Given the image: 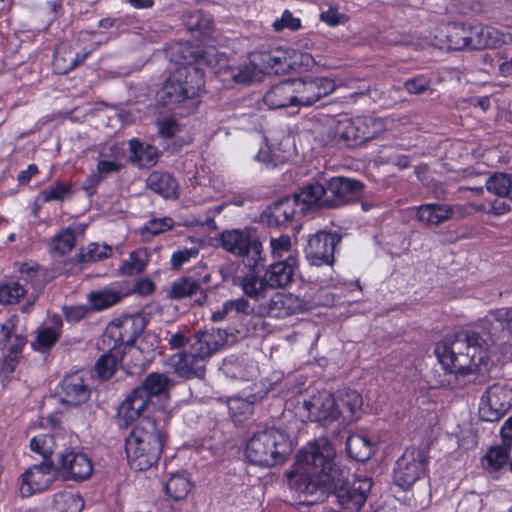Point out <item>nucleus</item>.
<instances>
[{
	"label": "nucleus",
	"instance_id": "39",
	"mask_svg": "<svg viewBox=\"0 0 512 512\" xmlns=\"http://www.w3.org/2000/svg\"><path fill=\"white\" fill-rule=\"evenodd\" d=\"M123 297L120 291L104 288L90 291L87 301L91 311H103L118 304Z\"/></svg>",
	"mask_w": 512,
	"mask_h": 512
},
{
	"label": "nucleus",
	"instance_id": "57",
	"mask_svg": "<svg viewBox=\"0 0 512 512\" xmlns=\"http://www.w3.org/2000/svg\"><path fill=\"white\" fill-rule=\"evenodd\" d=\"M3 356L0 359V378L2 381L9 382L14 375V372L20 363V358L2 353Z\"/></svg>",
	"mask_w": 512,
	"mask_h": 512
},
{
	"label": "nucleus",
	"instance_id": "5",
	"mask_svg": "<svg viewBox=\"0 0 512 512\" xmlns=\"http://www.w3.org/2000/svg\"><path fill=\"white\" fill-rule=\"evenodd\" d=\"M434 39L440 49L461 51L496 48L504 42V35L496 28L481 23L449 22L436 29Z\"/></svg>",
	"mask_w": 512,
	"mask_h": 512
},
{
	"label": "nucleus",
	"instance_id": "24",
	"mask_svg": "<svg viewBox=\"0 0 512 512\" xmlns=\"http://www.w3.org/2000/svg\"><path fill=\"white\" fill-rule=\"evenodd\" d=\"M327 190L334 197L332 200H327L329 206L338 207L360 198L364 184L360 180L337 176L328 180Z\"/></svg>",
	"mask_w": 512,
	"mask_h": 512
},
{
	"label": "nucleus",
	"instance_id": "29",
	"mask_svg": "<svg viewBox=\"0 0 512 512\" xmlns=\"http://www.w3.org/2000/svg\"><path fill=\"white\" fill-rule=\"evenodd\" d=\"M16 329V321L9 318L0 325V350L18 358H22L23 349L27 344L25 335L14 333Z\"/></svg>",
	"mask_w": 512,
	"mask_h": 512
},
{
	"label": "nucleus",
	"instance_id": "62",
	"mask_svg": "<svg viewBox=\"0 0 512 512\" xmlns=\"http://www.w3.org/2000/svg\"><path fill=\"white\" fill-rule=\"evenodd\" d=\"M255 159L259 162L266 164L267 166L270 165L272 167H276L279 163L283 162L275 157V154L268 145L259 149L255 156Z\"/></svg>",
	"mask_w": 512,
	"mask_h": 512
},
{
	"label": "nucleus",
	"instance_id": "19",
	"mask_svg": "<svg viewBox=\"0 0 512 512\" xmlns=\"http://www.w3.org/2000/svg\"><path fill=\"white\" fill-rule=\"evenodd\" d=\"M297 106H311L336 89L335 81L328 77L305 76L292 79Z\"/></svg>",
	"mask_w": 512,
	"mask_h": 512
},
{
	"label": "nucleus",
	"instance_id": "51",
	"mask_svg": "<svg viewBox=\"0 0 512 512\" xmlns=\"http://www.w3.org/2000/svg\"><path fill=\"white\" fill-rule=\"evenodd\" d=\"M26 294V289L17 281L4 282L0 284V304L18 303Z\"/></svg>",
	"mask_w": 512,
	"mask_h": 512
},
{
	"label": "nucleus",
	"instance_id": "55",
	"mask_svg": "<svg viewBox=\"0 0 512 512\" xmlns=\"http://www.w3.org/2000/svg\"><path fill=\"white\" fill-rule=\"evenodd\" d=\"M273 29L276 32H281L284 29H289L291 31H297L301 29L302 22L298 17H294L292 12L288 9H285L280 18H277L273 22Z\"/></svg>",
	"mask_w": 512,
	"mask_h": 512
},
{
	"label": "nucleus",
	"instance_id": "42",
	"mask_svg": "<svg viewBox=\"0 0 512 512\" xmlns=\"http://www.w3.org/2000/svg\"><path fill=\"white\" fill-rule=\"evenodd\" d=\"M346 452L348 456L358 462H365L373 455V444L365 436L351 434L346 440Z\"/></svg>",
	"mask_w": 512,
	"mask_h": 512
},
{
	"label": "nucleus",
	"instance_id": "63",
	"mask_svg": "<svg viewBox=\"0 0 512 512\" xmlns=\"http://www.w3.org/2000/svg\"><path fill=\"white\" fill-rule=\"evenodd\" d=\"M97 173L102 175L105 178V175L110 173H115L120 171L122 168V165L116 161L112 160H100L97 162L96 165Z\"/></svg>",
	"mask_w": 512,
	"mask_h": 512
},
{
	"label": "nucleus",
	"instance_id": "46",
	"mask_svg": "<svg viewBox=\"0 0 512 512\" xmlns=\"http://www.w3.org/2000/svg\"><path fill=\"white\" fill-rule=\"evenodd\" d=\"M147 265L148 254L146 249H138L130 253L129 260L122 261L119 271L122 275L132 276L143 273Z\"/></svg>",
	"mask_w": 512,
	"mask_h": 512
},
{
	"label": "nucleus",
	"instance_id": "45",
	"mask_svg": "<svg viewBox=\"0 0 512 512\" xmlns=\"http://www.w3.org/2000/svg\"><path fill=\"white\" fill-rule=\"evenodd\" d=\"M112 255L110 246L104 244L100 246L96 242H91L86 248H81L75 255L74 261L77 264L94 263L109 258Z\"/></svg>",
	"mask_w": 512,
	"mask_h": 512
},
{
	"label": "nucleus",
	"instance_id": "12",
	"mask_svg": "<svg viewBox=\"0 0 512 512\" xmlns=\"http://www.w3.org/2000/svg\"><path fill=\"white\" fill-rule=\"evenodd\" d=\"M220 242L227 252L241 257L244 265L266 261L262 242L251 229L224 230L220 234Z\"/></svg>",
	"mask_w": 512,
	"mask_h": 512
},
{
	"label": "nucleus",
	"instance_id": "54",
	"mask_svg": "<svg viewBox=\"0 0 512 512\" xmlns=\"http://www.w3.org/2000/svg\"><path fill=\"white\" fill-rule=\"evenodd\" d=\"M174 221L170 217L152 218L141 228V234L159 235L173 228Z\"/></svg>",
	"mask_w": 512,
	"mask_h": 512
},
{
	"label": "nucleus",
	"instance_id": "30",
	"mask_svg": "<svg viewBox=\"0 0 512 512\" xmlns=\"http://www.w3.org/2000/svg\"><path fill=\"white\" fill-rule=\"evenodd\" d=\"M336 401L337 411H339V424L348 425L352 423L356 419L355 413L362 406L361 394L354 389H344L339 393Z\"/></svg>",
	"mask_w": 512,
	"mask_h": 512
},
{
	"label": "nucleus",
	"instance_id": "13",
	"mask_svg": "<svg viewBox=\"0 0 512 512\" xmlns=\"http://www.w3.org/2000/svg\"><path fill=\"white\" fill-rule=\"evenodd\" d=\"M94 388L93 375L80 369L64 375L57 385V394L62 404L79 407L90 400Z\"/></svg>",
	"mask_w": 512,
	"mask_h": 512
},
{
	"label": "nucleus",
	"instance_id": "15",
	"mask_svg": "<svg viewBox=\"0 0 512 512\" xmlns=\"http://www.w3.org/2000/svg\"><path fill=\"white\" fill-rule=\"evenodd\" d=\"M304 211V207L299 208L297 198L292 196H286L272 202L263 212L260 214L261 223L268 227H288L293 226L296 232L299 231L301 225L296 224L297 220L300 219Z\"/></svg>",
	"mask_w": 512,
	"mask_h": 512
},
{
	"label": "nucleus",
	"instance_id": "59",
	"mask_svg": "<svg viewBox=\"0 0 512 512\" xmlns=\"http://www.w3.org/2000/svg\"><path fill=\"white\" fill-rule=\"evenodd\" d=\"M320 19L328 26L336 27L340 24H344L348 20V17L340 13L337 8L329 7L327 11L321 13Z\"/></svg>",
	"mask_w": 512,
	"mask_h": 512
},
{
	"label": "nucleus",
	"instance_id": "40",
	"mask_svg": "<svg viewBox=\"0 0 512 512\" xmlns=\"http://www.w3.org/2000/svg\"><path fill=\"white\" fill-rule=\"evenodd\" d=\"M270 255L274 261L282 260L298 261V251L293 248L291 236L288 234H280L279 236H271L269 240Z\"/></svg>",
	"mask_w": 512,
	"mask_h": 512
},
{
	"label": "nucleus",
	"instance_id": "4",
	"mask_svg": "<svg viewBox=\"0 0 512 512\" xmlns=\"http://www.w3.org/2000/svg\"><path fill=\"white\" fill-rule=\"evenodd\" d=\"M167 434L160 430L152 417H143L125 439V452L129 467L134 471H147L156 466Z\"/></svg>",
	"mask_w": 512,
	"mask_h": 512
},
{
	"label": "nucleus",
	"instance_id": "49",
	"mask_svg": "<svg viewBox=\"0 0 512 512\" xmlns=\"http://www.w3.org/2000/svg\"><path fill=\"white\" fill-rule=\"evenodd\" d=\"M511 449L510 446H506L503 442L501 445L490 447L484 456L488 467L493 471L502 469L508 463Z\"/></svg>",
	"mask_w": 512,
	"mask_h": 512
},
{
	"label": "nucleus",
	"instance_id": "11",
	"mask_svg": "<svg viewBox=\"0 0 512 512\" xmlns=\"http://www.w3.org/2000/svg\"><path fill=\"white\" fill-rule=\"evenodd\" d=\"M381 122L372 116H359L339 121L333 129V140L339 147L354 148L375 139Z\"/></svg>",
	"mask_w": 512,
	"mask_h": 512
},
{
	"label": "nucleus",
	"instance_id": "31",
	"mask_svg": "<svg viewBox=\"0 0 512 512\" xmlns=\"http://www.w3.org/2000/svg\"><path fill=\"white\" fill-rule=\"evenodd\" d=\"M171 385L172 381L167 375L151 372L146 375L142 383L137 387L144 393L146 399L152 402L153 398H167Z\"/></svg>",
	"mask_w": 512,
	"mask_h": 512
},
{
	"label": "nucleus",
	"instance_id": "7",
	"mask_svg": "<svg viewBox=\"0 0 512 512\" xmlns=\"http://www.w3.org/2000/svg\"><path fill=\"white\" fill-rule=\"evenodd\" d=\"M292 452L288 437L278 429L259 431L248 440L245 456L251 464L272 467L285 462Z\"/></svg>",
	"mask_w": 512,
	"mask_h": 512
},
{
	"label": "nucleus",
	"instance_id": "36",
	"mask_svg": "<svg viewBox=\"0 0 512 512\" xmlns=\"http://www.w3.org/2000/svg\"><path fill=\"white\" fill-rule=\"evenodd\" d=\"M250 312H254V308L250 307V304L245 296L226 300L220 309L212 313L213 322H221L224 319L231 317L236 318L239 316H248Z\"/></svg>",
	"mask_w": 512,
	"mask_h": 512
},
{
	"label": "nucleus",
	"instance_id": "1",
	"mask_svg": "<svg viewBox=\"0 0 512 512\" xmlns=\"http://www.w3.org/2000/svg\"><path fill=\"white\" fill-rule=\"evenodd\" d=\"M335 459L336 450L324 437L309 441L298 450L285 476L289 490L300 505L313 506L326 499Z\"/></svg>",
	"mask_w": 512,
	"mask_h": 512
},
{
	"label": "nucleus",
	"instance_id": "20",
	"mask_svg": "<svg viewBox=\"0 0 512 512\" xmlns=\"http://www.w3.org/2000/svg\"><path fill=\"white\" fill-rule=\"evenodd\" d=\"M266 261H253L244 265L245 271L233 279V284L240 287L246 298L260 301L266 297L269 284L263 273Z\"/></svg>",
	"mask_w": 512,
	"mask_h": 512
},
{
	"label": "nucleus",
	"instance_id": "50",
	"mask_svg": "<svg viewBox=\"0 0 512 512\" xmlns=\"http://www.w3.org/2000/svg\"><path fill=\"white\" fill-rule=\"evenodd\" d=\"M30 449L31 451L42 456L43 460H52V454L55 448V439L51 434H38L30 440Z\"/></svg>",
	"mask_w": 512,
	"mask_h": 512
},
{
	"label": "nucleus",
	"instance_id": "35",
	"mask_svg": "<svg viewBox=\"0 0 512 512\" xmlns=\"http://www.w3.org/2000/svg\"><path fill=\"white\" fill-rule=\"evenodd\" d=\"M100 350L103 351V354L97 359L94 365V372L98 379L106 381L114 376L119 361L125 362L126 356L116 350Z\"/></svg>",
	"mask_w": 512,
	"mask_h": 512
},
{
	"label": "nucleus",
	"instance_id": "21",
	"mask_svg": "<svg viewBox=\"0 0 512 512\" xmlns=\"http://www.w3.org/2000/svg\"><path fill=\"white\" fill-rule=\"evenodd\" d=\"M307 309V302L292 293L276 292L266 303L258 305L255 313L261 317L286 318Z\"/></svg>",
	"mask_w": 512,
	"mask_h": 512
},
{
	"label": "nucleus",
	"instance_id": "6",
	"mask_svg": "<svg viewBox=\"0 0 512 512\" xmlns=\"http://www.w3.org/2000/svg\"><path fill=\"white\" fill-rule=\"evenodd\" d=\"M220 346L213 332L199 331L194 335L189 349L170 356L168 365L180 378L204 379L206 361L219 350Z\"/></svg>",
	"mask_w": 512,
	"mask_h": 512
},
{
	"label": "nucleus",
	"instance_id": "56",
	"mask_svg": "<svg viewBox=\"0 0 512 512\" xmlns=\"http://www.w3.org/2000/svg\"><path fill=\"white\" fill-rule=\"evenodd\" d=\"M91 309L89 305H64L62 307V313L65 320L69 323H78L83 319L87 318Z\"/></svg>",
	"mask_w": 512,
	"mask_h": 512
},
{
	"label": "nucleus",
	"instance_id": "61",
	"mask_svg": "<svg viewBox=\"0 0 512 512\" xmlns=\"http://www.w3.org/2000/svg\"><path fill=\"white\" fill-rule=\"evenodd\" d=\"M103 179L104 177L97 172L89 174L82 184V189L86 195L89 197L94 196L97 192L98 186L103 181Z\"/></svg>",
	"mask_w": 512,
	"mask_h": 512
},
{
	"label": "nucleus",
	"instance_id": "10",
	"mask_svg": "<svg viewBox=\"0 0 512 512\" xmlns=\"http://www.w3.org/2000/svg\"><path fill=\"white\" fill-rule=\"evenodd\" d=\"M430 456L426 447L411 445L404 449L395 461L392 483L403 491L429 475Z\"/></svg>",
	"mask_w": 512,
	"mask_h": 512
},
{
	"label": "nucleus",
	"instance_id": "18",
	"mask_svg": "<svg viewBox=\"0 0 512 512\" xmlns=\"http://www.w3.org/2000/svg\"><path fill=\"white\" fill-rule=\"evenodd\" d=\"M55 464L53 460L41 461L25 470L19 477V493L22 498L39 494L51 486L55 480Z\"/></svg>",
	"mask_w": 512,
	"mask_h": 512
},
{
	"label": "nucleus",
	"instance_id": "22",
	"mask_svg": "<svg viewBox=\"0 0 512 512\" xmlns=\"http://www.w3.org/2000/svg\"><path fill=\"white\" fill-rule=\"evenodd\" d=\"M303 408L307 411V417L311 422H318L322 426H328L335 421L339 422L336 397L326 390L318 391L308 400H304Z\"/></svg>",
	"mask_w": 512,
	"mask_h": 512
},
{
	"label": "nucleus",
	"instance_id": "16",
	"mask_svg": "<svg viewBox=\"0 0 512 512\" xmlns=\"http://www.w3.org/2000/svg\"><path fill=\"white\" fill-rule=\"evenodd\" d=\"M341 236L336 232L318 231L308 238L304 247L307 261L314 266H333L336 247Z\"/></svg>",
	"mask_w": 512,
	"mask_h": 512
},
{
	"label": "nucleus",
	"instance_id": "27",
	"mask_svg": "<svg viewBox=\"0 0 512 512\" xmlns=\"http://www.w3.org/2000/svg\"><path fill=\"white\" fill-rule=\"evenodd\" d=\"M298 268V261L277 260L265 265L264 275L270 288H283L294 280L295 271Z\"/></svg>",
	"mask_w": 512,
	"mask_h": 512
},
{
	"label": "nucleus",
	"instance_id": "43",
	"mask_svg": "<svg viewBox=\"0 0 512 512\" xmlns=\"http://www.w3.org/2000/svg\"><path fill=\"white\" fill-rule=\"evenodd\" d=\"M90 52L73 53L72 50L56 51L53 55V68L57 74L65 75L82 64Z\"/></svg>",
	"mask_w": 512,
	"mask_h": 512
},
{
	"label": "nucleus",
	"instance_id": "64",
	"mask_svg": "<svg viewBox=\"0 0 512 512\" xmlns=\"http://www.w3.org/2000/svg\"><path fill=\"white\" fill-rule=\"evenodd\" d=\"M497 321L503 331H506L508 336L512 339V308L499 312Z\"/></svg>",
	"mask_w": 512,
	"mask_h": 512
},
{
	"label": "nucleus",
	"instance_id": "37",
	"mask_svg": "<svg viewBox=\"0 0 512 512\" xmlns=\"http://www.w3.org/2000/svg\"><path fill=\"white\" fill-rule=\"evenodd\" d=\"M194 487L190 476L183 473H174L164 484L165 494L174 501H182L187 498Z\"/></svg>",
	"mask_w": 512,
	"mask_h": 512
},
{
	"label": "nucleus",
	"instance_id": "47",
	"mask_svg": "<svg viewBox=\"0 0 512 512\" xmlns=\"http://www.w3.org/2000/svg\"><path fill=\"white\" fill-rule=\"evenodd\" d=\"M76 245V234L70 227L57 233L50 243V252L58 256H64L71 252Z\"/></svg>",
	"mask_w": 512,
	"mask_h": 512
},
{
	"label": "nucleus",
	"instance_id": "3",
	"mask_svg": "<svg viewBox=\"0 0 512 512\" xmlns=\"http://www.w3.org/2000/svg\"><path fill=\"white\" fill-rule=\"evenodd\" d=\"M216 60L211 58L209 51H203L192 60L184 59L183 67L176 69L164 82L158 92L163 105L178 104L200 95L205 87V73L202 66L214 69Z\"/></svg>",
	"mask_w": 512,
	"mask_h": 512
},
{
	"label": "nucleus",
	"instance_id": "25",
	"mask_svg": "<svg viewBox=\"0 0 512 512\" xmlns=\"http://www.w3.org/2000/svg\"><path fill=\"white\" fill-rule=\"evenodd\" d=\"M63 331L62 316L57 313L48 314L43 326L38 328L35 340L31 343L34 351L46 353L59 341Z\"/></svg>",
	"mask_w": 512,
	"mask_h": 512
},
{
	"label": "nucleus",
	"instance_id": "34",
	"mask_svg": "<svg viewBox=\"0 0 512 512\" xmlns=\"http://www.w3.org/2000/svg\"><path fill=\"white\" fill-rule=\"evenodd\" d=\"M147 186L150 190L165 199L178 198V183L175 178L167 172H152L147 178Z\"/></svg>",
	"mask_w": 512,
	"mask_h": 512
},
{
	"label": "nucleus",
	"instance_id": "26",
	"mask_svg": "<svg viewBox=\"0 0 512 512\" xmlns=\"http://www.w3.org/2000/svg\"><path fill=\"white\" fill-rule=\"evenodd\" d=\"M150 402L137 386L133 388L117 409L119 426L128 427L138 420Z\"/></svg>",
	"mask_w": 512,
	"mask_h": 512
},
{
	"label": "nucleus",
	"instance_id": "52",
	"mask_svg": "<svg viewBox=\"0 0 512 512\" xmlns=\"http://www.w3.org/2000/svg\"><path fill=\"white\" fill-rule=\"evenodd\" d=\"M511 185L512 178L505 173H496L485 183L486 189L500 198H509Z\"/></svg>",
	"mask_w": 512,
	"mask_h": 512
},
{
	"label": "nucleus",
	"instance_id": "23",
	"mask_svg": "<svg viewBox=\"0 0 512 512\" xmlns=\"http://www.w3.org/2000/svg\"><path fill=\"white\" fill-rule=\"evenodd\" d=\"M210 280V274H205L201 278H194L192 276L179 277L172 283L168 295L174 300L190 298L194 305L202 306L208 298L207 291L203 288V285H207Z\"/></svg>",
	"mask_w": 512,
	"mask_h": 512
},
{
	"label": "nucleus",
	"instance_id": "28",
	"mask_svg": "<svg viewBox=\"0 0 512 512\" xmlns=\"http://www.w3.org/2000/svg\"><path fill=\"white\" fill-rule=\"evenodd\" d=\"M296 99L292 79L280 81L272 85L263 96V102L270 109L297 106Z\"/></svg>",
	"mask_w": 512,
	"mask_h": 512
},
{
	"label": "nucleus",
	"instance_id": "9",
	"mask_svg": "<svg viewBox=\"0 0 512 512\" xmlns=\"http://www.w3.org/2000/svg\"><path fill=\"white\" fill-rule=\"evenodd\" d=\"M146 320L141 314H125L114 318L105 328L97 346L99 349L116 350L127 355L133 349L137 338L146 327Z\"/></svg>",
	"mask_w": 512,
	"mask_h": 512
},
{
	"label": "nucleus",
	"instance_id": "53",
	"mask_svg": "<svg viewBox=\"0 0 512 512\" xmlns=\"http://www.w3.org/2000/svg\"><path fill=\"white\" fill-rule=\"evenodd\" d=\"M264 62L275 73L286 72L291 67L288 52L283 49H275L265 55Z\"/></svg>",
	"mask_w": 512,
	"mask_h": 512
},
{
	"label": "nucleus",
	"instance_id": "33",
	"mask_svg": "<svg viewBox=\"0 0 512 512\" xmlns=\"http://www.w3.org/2000/svg\"><path fill=\"white\" fill-rule=\"evenodd\" d=\"M453 208L448 204L425 203L417 208L416 216L427 225H439L452 218Z\"/></svg>",
	"mask_w": 512,
	"mask_h": 512
},
{
	"label": "nucleus",
	"instance_id": "14",
	"mask_svg": "<svg viewBox=\"0 0 512 512\" xmlns=\"http://www.w3.org/2000/svg\"><path fill=\"white\" fill-rule=\"evenodd\" d=\"M512 408V388L495 383L483 393L478 414L485 422H497Z\"/></svg>",
	"mask_w": 512,
	"mask_h": 512
},
{
	"label": "nucleus",
	"instance_id": "38",
	"mask_svg": "<svg viewBox=\"0 0 512 512\" xmlns=\"http://www.w3.org/2000/svg\"><path fill=\"white\" fill-rule=\"evenodd\" d=\"M442 81L439 73L437 72H426L416 74L403 83L405 91L410 95H420L427 91H432V87Z\"/></svg>",
	"mask_w": 512,
	"mask_h": 512
},
{
	"label": "nucleus",
	"instance_id": "2",
	"mask_svg": "<svg viewBox=\"0 0 512 512\" xmlns=\"http://www.w3.org/2000/svg\"><path fill=\"white\" fill-rule=\"evenodd\" d=\"M486 333L476 330L465 332L464 342L456 340L437 343L435 355L443 370L448 375H468L472 366L486 365L490 359L488 338Z\"/></svg>",
	"mask_w": 512,
	"mask_h": 512
},
{
	"label": "nucleus",
	"instance_id": "60",
	"mask_svg": "<svg viewBox=\"0 0 512 512\" xmlns=\"http://www.w3.org/2000/svg\"><path fill=\"white\" fill-rule=\"evenodd\" d=\"M156 286L154 282L148 278H140L133 284L132 292L139 296H149L154 293Z\"/></svg>",
	"mask_w": 512,
	"mask_h": 512
},
{
	"label": "nucleus",
	"instance_id": "8",
	"mask_svg": "<svg viewBox=\"0 0 512 512\" xmlns=\"http://www.w3.org/2000/svg\"><path fill=\"white\" fill-rule=\"evenodd\" d=\"M330 479L328 492L335 495L343 509L357 512L364 506L373 485L372 478L353 475L350 479V470L337 464L335 459Z\"/></svg>",
	"mask_w": 512,
	"mask_h": 512
},
{
	"label": "nucleus",
	"instance_id": "41",
	"mask_svg": "<svg viewBox=\"0 0 512 512\" xmlns=\"http://www.w3.org/2000/svg\"><path fill=\"white\" fill-rule=\"evenodd\" d=\"M327 187L324 185L314 182V183H308L307 185L303 186L300 191L293 195L292 197L297 198V203H299V208L304 207L308 208L312 205H328L329 202L327 200H323V197L325 196L327 192Z\"/></svg>",
	"mask_w": 512,
	"mask_h": 512
},
{
	"label": "nucleus",
	"instance_id": "44",
	"mask_svg": "<svg viewBox=\"0 0 512 512\" xmlns=\"http://www.w3.org/2000/svg\"><path fill=\"white\" fill-rule=\"evenodd\" d=\"M184 24L189 31L198 32L202 37L210 36L214 30L212 16L202 10H194L185 14Z\"/></svg>",
	"mask_w": 512,
	"mask_h": 512
},
{
	"label": "nucleus",
	"instance_id": "32",
	"mask_svg": "<svg viewBox=\"0 0 512 512\" xmlns=\"http://www.w3.org/2000/svg\"><path fill=\"white\" fill-rule=\"evenodd\" d=\"M130 150V161L140 167L150 168L154 166L161 152L151 144H144L139 138H132L128 142Z\"/></svg>",
	"mask_w": 512,
	"mask_h": 512
},
{
	"label": "nucleus",
	"instance_id": "17",
	"mask_svg": "<svg viewBox=\"0 0 512 512\" xmlns=\"http://www.w3.org/2000/svg\"><path fill=\"white\" fill-rule=\"evenodd\" d=\"M55 471L64 480L81 482L90 478L93 464L82 450L67 448L59 453Z\"/></svg>",
	"mask_w": 512,
	"mask_h": 512
},
{
	"label": "nucleus",
	"instance_id": "58",
	"mask_svg": "<svg viewBox=\"0 0 512 512\" xmlns=\"http://www.w3.org/2000/svg\"><path fill=\"white\" fill-rule=\"evenodd\" d=\"M199 249L196 247L183 248L174 251L170 258L171 267L175 270L180 269L184 264L188 263L192 258H196Z\"/></svg>",
	"mask_w": 512,
	"mask_h": 512
},
{
	"label": "nucleus",
	"instance_id": "48",
	"mask_svg": "<svg viewBox=\"0 0 512 512\" xmlns=\"http://www.w3.org/2000/svg\"><path fill=\"white\" fill-rule=\"evenodd\" d=\"M73 195L72 185L69 182L56 181L53 185L40 191L39 197L44 203L51 201H64Z\"/></svg>",
	"mask_w": 512,
	"mask_h": 512
}]
</instances>
